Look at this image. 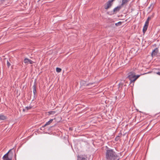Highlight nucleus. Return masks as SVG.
<instances>
[{
    "instance_id": "9",
    "label": "nucleus",
    "mask_w": 160,
    "mask_h": 160,
    "mask_svg": "<svg viewBox=\"0 0 160 160\" xmlns=\"http://www.w3.org/2000/svg\"><path fill=\"white\" fill-rule=\"evenodd\" d=\"M148 26V25H146V24H145L143 29V32L144 33L147 30Z\"/></svg>"
},
{
    "instance_id": "22",
    "label": "nucleus",
    "mask_w": 160,
    "mask_h": 160,
    "mask_svg": "<svg viewBox=\"0 0 160 160\" xmlns=\"http://www.w3.org/2000/svg\"><path fill=\"white\" fill-rule=\"evenodd\" d=\"M25 109H23V111H25Z\"/></svg>"
},
{
    "instance_id": "1",
    "label": "nucleus",
    "mask_w": 160,
    "mask_h": 160,
    "mask_svg": "<svg viewBox=\"0 0 160 160\" xmlns=\"http://www.w3.org/2000/svg\"><path fill=\"white\" fill-rule=\"evenodd\" d=\"M106 158L108 160H118V156L112 149L108 148L106 151Z\"/></svg>"
},
{
    "instance_id": "6",
    "label": "nucleus",
    "mask_w": 160,
    "mask_h": 160,
    "mask_svg": "<svg viewBox=\"0 0 160 160\" xmlns=\"http://www.w3.org/2000/svg\"><path fill=\"white\" fill-rule=\"evenodd\" d=\"M10 151L3 156L2 157L3 160H12V158H9L8 156V153Z\"/></svg>"
},
{
    "instance_id": "18",
    "label": "nucleus",
    "mask_w": 160,
    "mask_h": 160,
    "mask_svg": "<svg viewBox=\"0 0 160 160\" xmlns=\"http://www.w3.org/2000/svg\"><path fill=\"white\" fill-rule=\"evenodd\" d=\"M32 107L30 106L26 107H25V108H26L27 110H28L30 109Z\"/></svg>"
},
{
    "instance_id": "19",
    "label": "nucleus",
    "mask_w": 160,
    "mask_h": 160,
    "mask_svg": "<svg viewBox=\"0 0 160 160\" xmlns=\"http://www.w3.org/2000/svg\"><path fill=\"white\" fill-rule=\"evenodd\" d=\"M156 73L159 75L160 76V72H156Z\"/></svg>"
},
{
    "instance_id": "10",
    "label": "nucleus",
    "mask_w": 160,
    "mask_h": 160,
    "mask_svg": "<svg viewBox=\"0 0 160 160\" xmlns=\"http://www.w3.org/2000/svg\"><path fill=\"white\" fill-rule=\"evenodd\" d=\"M53 120V119H50L49 121L46 123V124L44 125V126H46L49 125L52 122Z\"/></svg>"
},
{
    "instance_id": "16",
    "label": "nucleus",
    "mask_w": 160,
    "mask_h": 160,
    "mask_svg": "<svg viewBox=\"0 0 160 160\" xmlns=\"http://www.w3.org/2000/svg\"><path fill=\"white\" fill-rule=\"evenodd\" d=\"M11 64L8 61H7V65L8 67L9 68Z\"/></svg>"
},
{
    "instance_id": "4",
    "label": "nucleus",
    "mask_w": 160,
    "mask_h": 160,
    "mask_svg": "<svg viewBox=\"0 0 160 160\" xmlns=\"http://www.w3.org/2000/svg\"><path fill=\"white\" fill-rule=\"evenodd\" d=\"M158 52V48H155L153 50L152 53L151 55L152 57L156 56Z\"/></svg>"
},
{
    "instance_id": "7",
    "label": "nucleus",
    "mask_w": 160,
    "mask_h": 160,
    "mask_svg": "<svg viewBox=\"0 0 160 160\" xmlns=\"http://www.w3.org/2000/svg\"><path fill=\"white\" fill-rule=\"evenodd\" d=\"M33 92L34 94V98H36V95L37 93V91L36 89V85L35 83H34L33 86Z\"/></svg>"
},
{
    "instance_id": "14",
    "label": "nucleus",
    "mask_w": 160,
    "mask_h": 160,
    "mask_svg": "<svg viewBox=\"0 0 160 160\" xmlns=\"http://www.w3.org/2000/svg\"><path fill=\"white\" fill-rule=\"evenodd\" d=\"M128 0H122V5H124L128 2Z\"/></svg>"
},
{
    "instance_id": "15",
    "label": "nucleus",
    "mask_w": 160,
    "mask_h": 160,
    "mask_svg": "<svg viewBox=\"0 0 160 160\" xmlns=\"http://www.w3.org/2000/svg\"><path fill=\"white\" fill-rule=\"evenodd\" d=\"M61 69L60 68H57L56 69V71L58 72H61Z\"/></svg>"
},
{
    "instance_id": "11",
    "label": "nucleus",
    "mask_w": 160,
    "mask_h": 160,
    "mask_svg": "<svg viewBox=\"0 0 160 160\" xmlns=\"http://www.w3.org/2000/svg\"><path fill=\"white\" fill-rule=\"evenodd\" d=\"M120 9V7L119 6L115 8L113 10V12H115L117 11H119Z\"/></svg>"
},
{
    "instance_id": "5",
    "label": "nucleus",
    "mask_w": 160,
    "mask_h": 160,
    "mask_svg": "<svg viewBox=\"0 0 160 160\" xmlns=\"http://www.w3.org/2000/svg\"><path fill=\"white\" fill-rule=\"evenodd\" d=\"M24 62L27 64H32L33 63V62L32 61L27 58L24 59Z\"/></svg>"
},
{
    "instance_id": "8",
    "label": "nucleus",
    "mask_w": 160,
    "mask_h": 160,
    "mask_svg": "<svg viewBox=\"0 0 160 160\" xmlns=\"http://www.w3.org/2000/svg\"><path fill=\"white\" fill-rule=\"evenodd\" d=\"M7 118V117L1 114H0V120H4Z\"/></svg>"
},
{
    "instance_id": "20",
    "label": "nucleus",
    "mask_w": 160,
    "mask_h": 160,
    "mask_svg": "<svg viewBox=\"0 0 160 160\" xmlns=\"http://www.w3.org/2000/svg\"><path fill=\"white\" fill-rule=\"evenodd\" d=\"M119 23H120L121 24V22H118V23H116L115 24V25H116L117 26V24H118Z\"/></svg>"
},
{
    "instance_id": "13",
    "label": "nucleus",
    "mask_w": 160,
    "mask_h": 160,
    "mask_svg": "<svg viewBox=\"0 0 160 160\" xmlns=\"http://www.w3.org/2000/svg\"><path fill=\"white\" fill-rule=\"evenodd\" d=\"M151 19V18L150 17H148L146 21L145 22V23L146 25H148L149 24V21Z\"/></svg>"
},
{
    "instance_id": "21",
    "label": "nucleus",
    "mask_w": 160,
    "mask_h": 160,
    "mask_svg": "<svg viewBox=\"0 0 160 160\" xmlns=\"http://www.w3.org/2000/svg\"><path fill=\"white\" fill-rule=\"evenodd\" d=\"M92 83H89V84H87V85L88 86V85H92Z\"/></svg>"
},
{
    "instance_id": "2",
    "label": "nucleus",
    "mask_w": 160,
    "mask_h": 160,
    "mask_svg": "<svg viewBox=\"0 0 160 160\" xmlns=\"http://www.w3.org/2000/svg\"><path fill=\"white\" fill-rule=\"evenodd\" d=\"M140 76V75H135L134 72H130L128 76V78L130 80V83L134 82Z\"/></svg>"
},
{
    "instance_id": "12",
    "label": "nucleus",
    "mask_w": 160,
    "mask_h": 160,
    "mask_svg": "<svg viewBox=\"0 0 160 160\" xmlns=\"http://www.w3.org/2000/svg\"><path fill=\"white\" fill-rule=\"evenodd\" d=\"M77 160H87V159L84 157H83L82 156H78V157Z\"/></svg>"
},
{
    "instance_id": "3",
    "label": "nucleus",
    "mask_w": 160,
    "mask_h": 160,
    "mask_svg": "<svg viewBox=\"0 0 160 160\" xmlns=\"http://www.w3.org/2000/svg\"><path fill=\"white\" fill-rule=\"evenodd\" d=\"M112 1L111 0H109L107 2L106 5L105 6V8L106 9H108L111 7L112 4Z\"/></svg>"
},
{
    "instance_id": "17",
    "label": "nucleus",
    "mask_w": 160,
    "mask_h": 160,
    "mask_svg": "<svg viewBox=\"0 0 160 160\" xmlns=\"http://www.w3.org/2000/svg\"><path fill=\"white\" fill-rule=\"evenodd\" d=\"M45 126H44V125L43 126H42L40 128V129L41 130H44V128L45 127Z\"/></svg>"
},
{
    "instance_id": "24",
    "label": "nucleus",
    "mask_w": 160,
    "mask_h": 160,
    "mask_svg": "<svg viewBox=\"0 0 160 160\" xmlns=\"http://www.w3.org/2000/svg\"><path fill=\"white\" fill-rule=\"evenodd\" d=\"M40 0H39V1H40Z\"/></svg>"
},
{
    "instance_id": "23",
    "label": "nucleus",
    "mask_w": 160,
    "mask_h": 160,
    "mask_svg": "<svg viewBox=\"0 0 160 160\" xmlns=\"http://www.w3.org/2000/svg\"><path fill=\"white\" fill-rule=\"evenodd\" d=\"M151 6H150V7H149V8H150V7H151Z\"/></svg>"
}]
</instances>
